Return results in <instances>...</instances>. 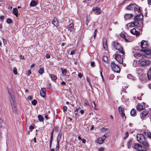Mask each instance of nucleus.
<instances>
[{"mask_svg": "<svg viewBox=\"0 0 151 151\" xmlns=\"http://www.w3.org/2000/svg\"><path fill=\"white\" fill-rule=\"evenodd\" d=\"M137 138L139 142L142 144L143 145L145 146H148V144L145 139V137L143 134H138L137 135Z\"/></svg>", "mask_w": 151, "mask_h": 151, "instance_id": "1", "label": "nucleus"}, {"mask_svg": "<svg viewBox=\"0 0 151 151\" xmlns=\"http://www.w3.org/2000/svg\"><path fill=\"white\" fill-rule=\"evenodd\" d=\"M141 8L135 4H131L127 7V9L132 10L133 9L135 12L137 11L138 13L141 12Z\"/></svg>", "mask_w": 151, "mask_h": 151, "instance_id": "2", "label": "nucleus"}, {"mask_svg": "<svg viewBox=\"0 0 151 151\" xmlns=\"http://www.w3.org/2000/svg\"><path fill=\"white\" fill-rule=\"evenodd\" d=\"M8 92L9 94V96L10 97V101L11 102V105L12 107V109L16 107V105L14 104V93L12 90H8Z\"/></svg>", "mask_w": 151, "mask_h": 151, "instance_id": "3", "label": "nucleus"}, {"mask_svg": "<svg viewBox=\"0 0 151 151\" xmlns=\"http://www.w3.org/2000/svg\"><path fill=\"white\" fill-rule=\"evenodd\" d=\"M112 46L115 50H118L119 52L121 53L123 55L125 54L124 51L123 50V48L120 46L118 42L115 41L113 42L112 43Z\"/></svg>", "mask_w": 151, "mask_h": 151, "instance_id": "4", "label": "nucleus"}, {"mask_svg": "<svg viewBox=\"0 0 151 151\" xmlns=\"http://www.w3.org/2000/svg\"><path fill=\"white\" fill-rule=\"evenodd\" d=\"M139 62L140 65L147 66L150 65L151 61L147 59L142 58L139 60Z\"/></svg>", "mask_w": 151, "mask_h": 151, "instance_id": "5", "label": "nucleus"}, {"mask_svg": "<svg viewBox=\"0 0 151 151\" xmlns=\"http://www.w3.org/2000/svg\"><path fill=\"white\" fill-rule=\"evenodd\" d=\"M111 66L112 70L114 72L118 73L120 72V70L119 66L114 63L111 62Z\"/></svg>", "mask_w": 151, "mask_h": 151, "instance_id": "6", "label": "nucleus"}, {"mask_svg": "<svg viewBox=\"0 0 151 151\" xmlns=\"http://www.w3.org/2000/svg\"><path fill=\"white\" fill-rule=\"evenodd\" d=\"M134 148L138 151H145L146 148L138 144H135L134 145Z\"/></svg>", "mask_w": 151, "mask_h": 151, "instance_id": "7", "label": "nucleus"}, {"mask_svg": "<svg viewBox=\"0 0 151 151\" xmlns=\"http://www.w3.org/2000/svg\"><path fill=\"white\" fill-rule=\"evenodd\" d=\"M115 59L120 64H122L123 62V58L121 57V56L118 54L116 53L115 55Z\"/></svg>", "mask_w": 151, "mask_h": 151, "instance_id": "8", "label": "nucleus"}, {"mask_svg": "<svg viewBox=\"0 0 151 151\" xmlns=\"http://www.w3.org/2000/svg\"><path fill=\"white\" fill-rule=\"evenodd\" d=\"M118 110L119 112L120 113L121 116L122 117H123L124 116H125V120L126 118V117L125 116L124 113V108L123 107L119 106L118 107Z\"/></svg>", "mask_w": 151, "mask_h": 151, "instance_id": "9", "label": "nucleus"}, {"mask_svg": "<svg viewBox=\"0 0 151 151\" xmlns=\"http://www.w3.org/2000/svg\"><path fill=\"white\" fill-rule=\"evenodd\" d=\"M106 137V136L104 134L102 137L99 138L97 140V142L100 144H102L103 143Z\"/></svg>", "mask_w": 151, "mask_h": 151, "instance_id": "10", "label": "nucleus"}, {"mask_svg": "<svg viewBox=\"0 0 151 151\" xmlns=\"http://www.w3.org/2000/svg\"><path fill=\"white\" fill-rule=\"evenodd\" d=\"M92 11L96 15H99L101 14V11L100 9L98 7L93 8Z\"/></svg>", "mask_w": 151, "mask_h": 151, "instance_id": "11", "label": "nucleus"}, {"mask_svg": "<svg viewBox=\"0 0 151 151\" xmlns=\"http://www.w3.org/2000/svg\"><path fill=\"white\" fill-rule=\"evenodd\" d=\"M143 16L142 14H140L136 16L134 18V20L135 21L138 22L139 21L143 18Z\"/></svg>", "mask_w": 151, "mask_h": 151, "instance_id": "12", "label": "nucleus"}, {"mask_svg": "<svg viewBox=\"0 0 151 151\" xmlns=\"http://www.w3.org/2000/svg\"><path fill=\"white\" fill-rule=\"evenodd\" d=\"M131 33L135 35L136 36H137L140 34V32L136 30L135 28H133L130 30Z\"/></svg>", "mask_w": 151, "mask_h": 151, "instance_id": "13", "label": "nucleus"}, {"mask_svg": "<svg viewBox=\"0 0 151 151\" xmlns=\"http://www.w3.org/2000/svg\"><path fill=\"white\" fill-rule=\"evenodd\" d=\"M46 91L45 88H42L40 92V96L43 98L45 97Z\"/></svg>", "mask_w": 151, "mask_h": 151, "instance_id": "14", "label": "nucleus"}, {"mask_svg": "<svg viewBox=\"0 0 151 151\" xmlns=\"http://www.w3.org/2000/svg\"><path fill=\"white\" fill-rule=\"evenodd\" d=\"M102 41L103 42L104 48L105 50H106L107 48L106 39L105 37H104L103 38Z\"/></svg>", "mask_w": 151, "mask_h": 151, "instance_id": "15", "label": "nucleus"}, {"mask_svg": "<svg viewBox=\"0 0 151 151\" xmlns=\"http://www.w3.org/2000/svg\"><path fill=\"white\" fill-rule=\"evenodd\" d=\"M148 113V111L147 110H145L142 112L140 115V116L142 119H144L145 118V116H146L147 115Z\"/></svg>", "mask_w": 151, "mask_h": 151, "instance_id": "16", "label": "nucleus"}, {"mask_svg": "<svg viewBox=\"0 0 151 151\" xmlns=\"http://www.w3.org/2000/svg\"><path fill=\"white\" fill-rule=\"evenodd\" d=\"M141 47L142 48H146L147 47V44L146 41L143 40L141 42Z\"/></svg>", "mask_w": 151, "mask_h": 151, "instance_id": "17", "label": "nucleus"}, {"mask_svg": "<svg viewBox=\"0 0 151 151\" xmlns=\"http://www.w3.org/2000/svg\"><path fill=\"white\" fill-rule=\"evenodd\" d=\"M133 15L132 14H127L124 15V18L125 20L130 19L132 18Z\"/></svg>", "mask_w": 151, "mask_h": 151, "instance_id": "18", "label": "nucleus"}, {"mask_svg": "<svg viewBox=\"0 0 151 151\" xmlns=\"http://www.w3.org/2000/svg\"><path fill=\"white\" fill-rule=\"evenodd\" d=\"M137 108L139 111H141L145 108V106L142 104L139 103L138 104Z\"/></svg>", "mask_w": 151, "mask_h": 151, "instance_id": "19", "label": "nucleus"}, {"mask_svg": "<svg viewBox=\"0 0 151 151\" xmlns=\"http://www.w3.org/2000/svg\"><path fill=\"white\" fill-rule=\"evenodd\" d=\"M139 24V22H137L135 21L131 23H129L128 24H129V26L131 27H133L134 26L137 27L138 26V25Z\"/></svg>", "mask_w": 151, "mask_h": 151, "instance_id": "20", "label": "nucleus"}, {"mask_svg": "<svg viewBox=\"0 0 151 151\" xmlns=\"http://www.w3.org/2000/svg\"><path fill=\"white\" fill-rule=\"evenodd\" d=\"M37 0H32L30 3V6H36L37 4Z\"/></svg>", "mask_w": 151, "mask_h": 151, "instance_id": "21", "label": "nucleus"}, {"mask_svg": "<svg viewBox=\"0 0 151 151\" xmlns=\"http://www.w3.org/2000/svg\"><path fill=\"white\" fill-rule=\"evenodd\" d=\"M68 28L70 32H72L74 28L73 24V23L70 24L68 25Z\"/></svg>", "mask_w": 151, "mask_h": 151, "instance_id": "22", "label": "nucleus"}, {"mask_svg": "<svg viewBox=\"0 0 151 151\" xmlns=\"http://www.w3.org/2000/svg\"><path fill=\"white\" fill-rule=\"evenodd\" d=\"M147 76L149 80H151V66L148 71Z\"/></svg>", "mask_w": 151, "mask_h": 151, "instance_id": "23", "label": "nucleus"}, {"mask_svg": "<svg viewBox=\"0 0 151 151\" xmlns=\"http://www.w3.org/2000/svg\"><path fill=\"white\" fill-rule=\"evenodd\" d=\"M120 36L122 37L126 42H128V40L126 38L125 34L124 33H122L120 35Z\"/></svg>", "mask_w": 151, "mask_h": 151, "instance_id": "24", "label": "nucleus"}, {"mask_svg": "<svg viewBox=\"0 0 151 151\" xmlns=\"http://www.w3.org/2000/svg\"><path fill=\"white\" fill-rule=\"evenodd\" d=\"M133 141L132 139H130L128 142L127 143V147L128 148H130L131 147V146L132 144Z\"/></svg>", "mask_w": 151, "mask_h": 151, "instance_id": "25", "label": "nucleus"}, {"mask_svg": "<svg viewBox=\"0 0 151 151\" xmlns=\"http://www.w3.org/2000/svg\"><path fill=\"white\" fill-rule=\"evenodd\" d=\"M131 115L132 116H136V111L134 109H132L130 112Z\"/></svg>", "mask_w": 151, "mask_h": 151, "instance_id": "26", "label": "nucleus"}, {"mask_svg": "<svg viewBox=\"0 0 151 151\" xmlns=\"http://www.w3.org/2000/svg\"><path fill=\"white\" fill-rule=\"evenodd\" d=\"M52 24L56 27L57 26L58 23V21H57L56 18H54L52 22Z\"/></svg>", "mask_w": 151, "mask_h": 151, "instance_id": "27", "label": "nucleus"}, {"mask_svg": "<svg viewBox=\"0 0 151 151\" xmlns=\"http://www.w3.org/2000/svg\"><path fill=\"white\" fill-rule=\"evenodd\" d=\"M101 131L103 132H105L106 133H109L110 132L109 129L104 127L102 128L101 129Z\"/></svg>", "mask_w": 151, "mask_h": 151, "instance_id": "28", "label": "nucleus"}, {"mask_svg": "<svg viewBox=\"0 0 151 151\" xmlns=\"http://www.w3.org/2000/svg\"><path fill=\"white\" fill-rule=\"evenodd\" d=\"M13 12L16 16H18V10L17 8H14L13 9Z\"/></svg>", "mask_w": 151, "mask_h": 151, "instance_id": "29", "label": "nucleus"}, {"mask_svg": "<svg viewBox=\"0 0 151 151\" xmlns=\"http://www.w3.org/2000/svg\"><path fill=\"white\" fill-rule=\"evenodd\" d=\"M91 18L90 17H86V24L87 25H88V24L90 21Z\"/></svg>", "mask_w": 151, "mask_h": 151, "instance_id": "30", "label": "nucleus"}, {"mask_svg": "<svg viewBox=\"0 0 151 151\" xmlns=\"http://www.w3.org/2000/svg\"><path fill=\"white\" fill-rule=\"evenodd\" d=\"M143 51L147 55H151V51L148 50H143Z\"/></svg>", "mask_w": 151, "mask_h": 151, "instance_id": "31", "label": "nucleus"}, {"mask_svg": "<svg viewBox=\"0 0 151 151\" xmlns=\"http://www.w3.org/2000/svg\"><path fill=\"white\" fill-rule=\"evenodd\" d=\"M61 70L63 74H64V73H67V70L66 69L61 68Z\"/></svg>", "mask_w": 151, "mask_h": 151, "instance_id": "32", "label": "nucleus"}, {"mask_svg": "<svg viewBox=\"0 0 151 151\" xmlns=\"http://www.w3.org/2000/svg\"><path fill=\"white\" fill-rule=\"evenodd\" d=\"M39 120L40 122H42L43 121L44 119L42 116L41 115H39L38 116Z\"/></svg>", "mask_w": 151, "mask_h": 151, "instance_id": "33", "label": "nucleus"}, {"mask_svg": "<svg viewBox=\"0 0 151 151\" xmlns=\"http://www.w3.org/2000/svg\"><path fill=\"white\" fill-rule=\"evenodd\" d=\"M44 72V70L43 68H40L38 71L39 73L41 74H42Z\"/></svg>", "mask_w": 151, "mask_h": 151, "instance_id": "34", "label": "nucleus"}, {"mask_svg": "<svg viewBox=\"0 0 151 151\" xmlns=\"http://www.w3.org/2000/svg\"><path fill=\"white\" fill-rule=\"evenodd\" d=\"M141 54L139 52H136L134 54V55L135 57H137V56H140Z\"/></svg>", "mask_w": 151, "mask_h": 151, "instance_id": "35", "label": "nucleus"}, {"mask_svg": "<svg viewBox=\"0 0 151 151\" xmlns=\"http://www.w3.org/2000/svg\"><path fill=\"white\" fill-rule=\"evenodd\" d=\"M50 76L52 80H55L57 78L54 75L51 74Z\"/></svg>", "mask_w": 151, "mask_h": 151, "instance_id": "36", "label": "nucleus"}, {"mask_svg": "<svg viewBox=\"0 0 151 151\" xmlns=\"http://www.w3.org/2000/svg\"><path fill=\"white\" fill-rule=\"evenodd\" d=\"M65 78L68 81H69L71 80V78H70V76L68 75L66 76Z\"/></svg>", "mask_w": 151, "mask_h": 151, "instance_id": "37", "label": "nucleus"}, {"mask_svg": "<svg viewBox=\"0 0 151 151\" xmlns=\"http://www.w3.org/2000/svg\"><path fill=\"white\" fill-rule=\"evenodd\" d=\"M78 76L80 78H82L83 76V73H79L78 72Z\"/></svg>", "mask_w": 151, "mask_h": 151, "instance_id": "38", "label": "nucleus"}, {"mask_svg": "<svg viewBox=\"0 0 151 151\" xmlns=\"http://www.w3.org/2000/svg\"><path fill=\"white\" fill-rule=\"evenodd\" d=\"M127 78L132 80L134 79V77L131 74H129L127 75Z\"/></svg>", "mask_w": 151, "mask_h": 151, "instance_id": "39", "label": "nucleus"}, {"mask_svg": "<svg viewBox=\"0 0 151 151\" xmlns=\"http://www.w3.org/2000/svg\"><path fill=\"white\" fill-rule=\"evenodd\" d=\"M103 60L105 62H106L108 60L107 58L105 56H103L102 58Z\"/></svg>", "mask_w": 151, "mask_h": 151, "instance_id": "40", "label": "nucleus"}, {"mask_svg": "<svg viewBox=\"0 0 151 151\" xmlns=\"http://www.w3.org/2000/svg\"><path fill=\"white\" fill-rule=\"evenodd\" d=\"M13 73L14 74L17 75V69L16 68H13Z\"/></svg>", "mask_w": 151, "mask_h": 151, "instance_id": "41", "label": "nucleus"}, {"mask_svg": "<svg viewBox=\"0 0 151 151\" xmlns=\"http://www.w3.org/2000/svg\"><path fill=\"white\" fill-rule=\"evenodd\" d=\"M37 103V101L35 100H34L32 102V103L33 105H36Z\"/></svg>", "mask_w": 151, "mask_h": 151, "instance_id": "42", "label": "nucleus"}, {"mask_svg": "<svg viewBox=\"0 0 151 151\" xmlns=\"http://www.w3.org/2000/svg\"><path fill=\"white\" fill-rule=\"evenodd\" d=\"M59 143H57V145L56 146V147L55 148V150L56 151H58L59 149Z\"/></svg>", "mask_w": 151, "mask_h": 151, "instance_id": "43", "label": "nucleus"}, {"mask_svg": "<svg viewBox=\"0 0 151 151\" xmlns=\"http://www.w3.org/2000/svg\"><path fill=\"white\" fill-rule=\"evenodd\" d=\"M6 22L8 23H11L12 22V21L11 19H8L7 20Z\"/></svg>", "mask_w": 151, "mask_h": 151, "instance_id": "44", "label": "nucleus"}, {"mask_svg": "<svg viewBox=\"0 0 151 151\" xmlns=\"http://www.w3.org/2000/svg\"><path fill=\"white\" fill-rule=\"evenodd\" d=\"M129 136V133L128 132H127L125 134V137H124V139H126Z\"/></svg>", "mask_w": 151, "mask_h": 151, "instance_id": "45", "label": "nucleus"}, {"mask_svg": "<svg viewBox=\"0 0 151 151\" xmlns=\"http://www.w3.org/2000/svg\"><path fill=\"white\" fill-rule=\"evenodd\" d=\"M97 32V30L96 29L94 30V31L93 32V35H94L93 36H94V39H95V37L96 36Z\"/></svg>", "mask_w": 151, "mask_h": 151, "instance_id": "46", "label": "nucleus"}, {"mask_svg": "<svg viewBox=\"0 0 151 151\" xmlns=\"http://www.w3.org/2000/svg\"><path fill=\"white\" fill-rule=\"evenodd\" d=\"M34 124H32L29 127V129H34Z\"/></svg>", "mask_w": 151, "mask_h": 151, "instance_id": "47", "label": "nucleus"}, {"mask_svg": "<svg viewBox=\"0 0 151 151\" xmlns=\"http://www.w3.org/2000/svg\"><path fill=\"white\" fill-rule=\"evenodd\" d=\"M61 135H62L61 132H60L58 134L57 137H58V138H61Z\"/></svg>", "mask_w": 151, "mask_h": 151, "instance_id": "48", "label": "nucleus"}, {"mask_svg": "<svg viewBox=\"0 0 151 151\" xmlns=\"http://www.w3.org/2000/svg\"><path fill=\"white\" fill-rule=\"evenodd\" d=\"M31 73V71L30 70H29L28 71L27 73H26V75L28 76H29L30 74Z\"/></svg>", "mask_w": 151, "mask_h": 151, "instance_id": "49", "label": "nucleus"}, {"mask_svg": "<svg viewBox=\"0 0 151 151\" xmlns=\"http://www.w3.org/2000/svg\"><path fill=\"white\" fill-rule=\"evenodd\" d=\"M67 107L66 106H63V110L64 112H65L67 110Z\"/></svg>", "mask_w": 151, "mask_h": 151, "instance_id": "50", "label": "nucleus"}, {"mask_svg": "<svg viewBox=\"0 0 151 151\" xmlns=\"http://www.w3.org/2000/svg\"><path fill=\"white\" fill-rule=\"evenodd\" d=\"M86 79V81H87L88 82L89 85L90 86H91V82L90 81V80H89V78H87Z\"/></svg>", "mask_w": 151, "mask_h": 151, "instance_id": "51", "label": "nucleus"}, {"mask_svg": "<svg viewBox=\"0 0 151 151\" xmlns=\"http://www.w3.org/2000/svg\"><path fill=\"white\" fill-rule=\"evenodd\" d=\"M91 66L93 67H94L95 66V63L93 61L91 62Z\"/></svg>", "mask_w": 151, "mask_h": 151, "instance_id": "52", "label": "nucleus"}, {"mask_svg": "<svg viewBox=\"0 0 151 151\" xmlns=\"http://www.w3.org/2000/svg\"><path fill=\"white\" fill-rule=\"evenodd\" d=\"M147 134L148 137L151 139V133L148 132L147 133Z\"/></svg>", "mask_w": 151, "mask_h": 151, "instance_id": "53", "label": "nucleus"}, {"mask_svg": "<svg viewBox=\"0 0 151 151\" xmlns=\"http://www.w3.org/2000/svg\"><path fill=\"white\" fill-rule=\"evenodd\" d=\"M84 105H89V104L88 101H85L84 103Z\"/></svg>", "mask_w": 151, "mask_h": 151, "instance_id": "54", "label": "nucleus"}, {"mask_svg": "<svg viewBox=\"0 0 151 151\" xmlns=\"http://www.w3.org/2000/svg\"><path fill=\"white\" fill-rule=\"evenodd\" d=\"M76 75H77V74H76V72H73L72 73V75L73 77H76Z\"/></svg>", "mask_w": 151, "mask_h": 151, "instance_id": "55", "label": "nucleus"}, {"mask_svg": "<svg viewBox=\"0 0 151 151\" xmlns=\"http://www.w3.org/2000/svg\"><path fill=\"white\" fill-rule=\"evenodd\" d=\"M46 57L47 58H50V55L49 54H46Z\"/></svg>", "mask_w": 151, "mask_h": 151, "instance_id": "56", "label": "nucleus"}, {"mask_svg": "<svg viewBox=\"0 0 151 151\" xmlns=\"http://www.w3.org/2000/svg\"><path fill=\"white\" fill-rule=\"evenodd\" d=\"M13 109V111L15 113H16L17 112V108H14Z\"/></svg>", "mask_w": 151, "mask_h": 151, "instance_id": "57", "label": "nucleus"}, {"mask_svg": "<svg viewBox=\"0 0 151 151\" xmlns=\"http://www.w3.org/2000/svg\"><path fill=\"white\" fill-rule=\"evenodd\" d=\"M104 150V148L103 147H101L99 148V150L100 151H103Z\"/></svg>", "mask_w": 151, "mask_h": 151, "instance_id": "58", "label": "nucleus"}, {"mask_svg": "<svg viewBox=\"0 0 151 151\" xmlns=\"http://www.w3.org/2000/svg\"><path fill=\"white\" fill-rule=\"evenodd\" d=\"M75 50H72L70 52V54H71V55L75 53Z\"/></svg>", "mask_w": 151, "mask_h": 151, "instance_id": "59", "label": "nucleus"}, {"mask_svg": "<svg viewBox=\"0 0 151 151\" xmlns=\"http://www.w3.org/2000/svg\"><path fill=\"white\" fill-rule=\"evenodd\" d=\"M52 140H53V139H50V148H51V145L52 144Z\"/></svg>", "mask_w": 151, "mask_h": 151, "instance_id": "60", "label": "nucleus"}, {"mask_svg": "<svg viewBox=\"0 0 151 151\" xmlns=\"http://www.w3.org/2000/svg\"><path fill=\"white\" fill-rule=\"evenodd\" d=\"M61 138H58V137H57V143H59V142L60 141Z\"/></svg>", "mask_w": 151, "mask_h": 151, "instance_id": "61", "label": "nucleus"}, {"mask_svg": "<svg viewBox=\"0 0 151 151\" xmlns=\"http://www.w3.org/2000/svg\"><path fill=\"white\" fill-rule=\"evenodd\" d=\"M24 56L22 55H20V58L22 59H24Z\"/></svg>", "mask_w": 151, "mask_h": 151, "instance_id": "62", "label": "nucleus"}, {"mask_svg": "<svg viewBox=\"0 0 151 151\" xmlns=\"http://www.w3.org/2000/svg\"><path fill=\"white\" fill-rule=\"evenodd\" d=\"M45 118L46 119H48V115L47 114H45L44 116Z\"/></svg>", "mask_w": 151, "mask_h": 151, "instance_id": "63", "label": "nucleus"}, {"mask_svg": "<svg viewBox=\"0 0 151 151\" xmlns=\"http://www.w3.org/2000/svg\"><path fill=\"white\" fill-rule=\"evenodd\" d=\"M148 3L149 4L151 5V0H148Z\"/></svg>", "mask_w": 151, "mask_h": 151, "instance_id": "64", "label": "nucleus"}]
</instances>
